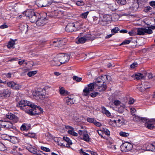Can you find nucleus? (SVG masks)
I'll use <instances>...</instances> for the list:
<instances>
[{"instance_id": "obj_1", "label": "nucleus", "mask_w": 155, "mask_h": 155, "mask_svg": "<svg viewBox=\"0 0 155 155\" xmlns=\"http://www.w3.org/2000/svg\"><path fill=\"white\" fill-rule=\"evenodd\" d=\"M23 14L28 18L31 22L34 23L35 22L37 25L38 26H43L46 23V19L44 17H41L37 20V18L39 16V14L35 13L31 9L27 10L24 12Z\"/></svg>"}, {"instance_id": "obj_2", "label": "nucleus", "mask_w": 155, "mask_h": 155, "mask_svg": "<svg viewBox=\"0 0 155 155\" xmlns=\"http://www.w3.org/2000/svg\"><path fill=\"white\" fill-rule=\"evenodd\" d=\"M70 57L67 54H59L54 57L53 60L51 61V63H55L53 65L60 66L61 64L67 62L69 60Z\"/></svg>"}, {"instance_id": "obj_3", "label": "nucleus", "mask_w": 155, "mask_h": 155, "mask_svg": "<svg viewBox=\"0 0 155 155\" xmlns=\"http://www.w3.org/2000/svg\"><path fill=\"white\" fill-rule=\"evenodd\" d=\"M17 106L18 107H20L21 109H23V107L26 106L30 107L31 108H33L35 107V105L33 103H31L29 101H25V100H22L19 102Z\"/></svg>"}, {"instance_id": "obj_4", "label": "nucleus", "mask_w": 155, "mask_h": 155, "mask_svg": "<svg viewBox=\"0 0 155 155\" xmlns=\"http://www.w3.org/2000/svg\"><path fill=\"white\" fill-rule=\"evenodd\" d=\"M46 94L45 90L41 88H38L34 93V96H35L37 99H42L44 98Z\"/></svg>"}, {"instance_id": "obj_5", "label": "nucleus", "mask_w": 155, "mask_h": 155, "mask_svg": "<svg viewBox=\"0 0 155 155\" xmlns=\"http://www.w3.org/2000/svg\"><path fill=\"white\" fill-rule=\"evenodd\" d=\"M135 31H136L137 34L139 35H143L146 34H150L153 33L152 30L149 28H139L135 29Z\"/></svg>"}, {"instance_id": "obj_6", "label": "nucleus", "mask_w": 155, "mask_h": 155, "mask_svg": "<svg viewBox=\"0 0 155 155\" xmlns=\"http://www.w3.org/2000/svg\"><path fill=\"white\" fill-rule=\"evenodd\" d=\"M96 83H91L88 85V87H85L83 91V95L85 96H87L90 93V91H93L94 89H96Z\"/></svg>"}, {"instance_id": "obj_7", "label": "nucleus", "mask_w": 155, "mask_h": 155, "mask_svg": "<svg viewBox=\"0 0 155 155\" xmlns=\"http://www.w3.org/2000/svg\"><path fill=\"white\" fill-rule=\"evenodd\" d=\"M142 121L146 124L147 127L150 129H152L154 127V124H155V120L153 119H147L143 118Z\"/></svg>"}, {"instance_id": "obj_8", "label": "nucleus", "mask_w": 155, "mask_h": 155, "mask_svg": "<svg viewBox=\"0 0 155 155\" xmlns=\"http://www.w3.org/2000/svg\"><path fill=\"white\" fill-rule=\"evenodd\" d=\"M43 109L40 107L36 106L35 105V108H31L29 110L27 111L28 113L31 115H33L35 114H38L43 112Z\"/></svg>"}, {"instance_id": "obj_9", "label": "nucleus", "mask_w": 155, "mask_h": 155, "mask_svg": "<svg viewBox=\"0 0 155 155\" xmlns=\"http://www.w3.org/2000/svg\"><path fill=\"white\" fill-rule=\"evenodd\" d=\"M133 147V145L131 143L128 142L123 143L120 146L122 150L124 152H126L131 150Z\"/></svg>"}, {"instance_id": "obj_10", "label": "nucleus", "mask_w": 155, "mask_h": 155, "mask_svg": "<svg viewBox=\"0 0 155 155\" xmlns=\"http://www.w3.org/2000/svg\"><path fill=\"white\" fill-rule=\"evenodd\" d=\"M77 23H70L68 24L66 26L65 30L68 32H72L75 30L77 27L76 25Z\"/></svg>"}, {"instance_id": "obj_11", "label": "nucleus", "mask_w": 155, "mask_h": 155, "mask_svg": "<svg viewBox=\"0 0 155 155\" xmlns=\"http://www.w3.org/2000/svg\"><path fill=\"white\" fill-rule=\"evenodd\" d=\"M101 81H97V82L96 84V90L99 91H105L107 86L105 84L101 83Z\"/></svg>"}, {"instance_id": "obj_12", "label": "nucleus", "mask_w": 155, "mask_h": 155, "mask_svg": "<svg viewBox=\"0 0 155 155\" xmlns=\"http://www.w3.org/2000/svg\"><path fill=\"white\" fill-rule=\"evenodd\" d=\"M53 2V0H39L38 4L40 6L45 7L51 5Z\"/></svg>"}, {"instance_id": "obj_13", "label": "nucleus", "mask_w": 155, "mask_h": 155, "mask_svg": "<svg viewBox=\"0 0 155 155\" xmlns=\"http://www.w3.org/2000/svg\"><path fill=\"white\" fill-rule=\"evenodd\" d=\"M2 127L5 128H13L15 129V127L13 126V124L10 122L2 121L1 123Z\"/></svg>"}, {"instance_id": "obj_14", "label": "nucleus", "mask_w": 155, "mask_h": 155, "mask_svg": "<svg viewBox=\"0 0 155 155\" xmlns=\"http://www.w3.org/2000/svg\"><path fill=\"white\" fill-rule=\"evenodd\" d=\"M114 16H117L116 18H114L115 20H117L119 18V15L117 14H114L112 15V16L110 15H105L103 16V20L104 21H109L111 20V19H114Z\"/></svg>"}, {"instance_id": "obj_15", "label": "nucleus", "mask_w": 155, "mask_h": 155, "mask_svg": "<svg viewBox=\"0 0 155 155\" xmlns=\"http://www.w3.org/2000/svg\"><path fill=\"white\" fill-rule=\"evenodd\" d=\"M113 121L118 127L124 125L125 123V120L123 118L121 117H120L117 120H114Z\"/></svg>"}, {"instance_id": "obj_16", "label": "nucleus", "mask_w": 155, "mask_h": 155, "mask_svg": "<svg viewBox=\"0 0 155 155\" xmlns=\"http://www.w3.org/2000/svg\"><path fill=\"white\" fill-rule=\"evenodd\" d=\"M66 103L68 105H70L74 103L75 101L73 96L69 95L65 99Z\"/></svg>"}, {"instance_id": "obj_17", "label": "nucleus", "mask_w": 155, "mask_h": 155, "mask_svg": "<svg viewBox=\"0 0 155 155\" xmlns=\"http://www.w3.org/2000/svg\"><path fill=\"white\" fill-rule=\"evenodd\" d=\"M18 27L19 28L22 32H26L28 30V25L25 23H21L19 25Z\"/></svg>"}, {"instance_id": "obj_18", "label": "nucleus", "mask_w": 155, "mask_h": 155, "mask_svg": "<svg viewBox=\"0 0 155 155\" xmlns=\"http://www.w3.org/2000/svg\"><path fill=\"white\" fill-rule=\"evenodd\" d=\"M6 117L9 119L13 120L15 123L18 120L17 117L11 113H8L7 114H6Z\"/></svg>"}, {"instance_id": "obj_19", "label": "nucleus", "mask_w": 155, "mask_h": 155, "mask_svg": "<svg viewBox=\"0 0 155 155\" xmlns=\"http://www.w3.org/2000/svg\"><path fill=\"white\" fill-rule=\"evenodd\" d=\"M90 38L91 35H86L84 37H81L79 38L77 43L78 44L84 43H85L87 40L89 39Z\"/></svg>"}, {"instance_id": "obj_20", "label": "nucleus", "mask_w": 155, "mask_h": 155, "mask_svg": "<svg viewBox=\"0 0 155 155\" xmlns=\"http://www.w3.org/2000/svg\"><path fill=\"white\" fill-rule=\"evenodd\" d=\"M63 139L65 141V142L63 143L62 145L63 144L64 146L66 147H70V145L72 144L71 141L68 137H64Z\"/></svg>"}, {"instance_id": "obj_21", "label": "nucleus", "mask_w": 155, "mask_h": 155, "mask_svg": "<svg viewBox=\"0 0 155 155\" xmlns=\"http://www.w3.org/2000/svg\"><path fill=\"white\" fill-rule=\"evenodd\" d=\"M26 148L29 152L34 154H36L37 152V150L35 148V147H32L31 145L27 147Z\"/></svg>"}, {"instance_id": "obj_22", "label": "nucleus", "mask_w": 155, "mask_h": 155, "mask_svg": "<svg viewBox=\"0 0 155 155\" xmlns=\"http://www.w3.org/2000/svg\"><path fill=\"white\" fill-rule=\"evenodd\" d=\"M69 116L75 121H80V120H79V118L78 117V115L77 113L73 112H71V113L69 114Z\"/></svg>"}, {"instance_id": "obj_23", "label": "nucleus", "mask_w": 155, "mask_h": 155, "mask_svg": "<svg viewBox=\"0 0 155 155\" xmlns=\"http://www.w3.org/2000/svg\"><path fill=\"white\" fill-rule=\"evenodd\" d=\"M0 97H5L9 96L10 93L9 91L7 89L5 90L3 93H0Z\"/></svg>"}, {"instance_id": "obj_24", "label": "nucleus", "mask_w": 155, "mask_h": 155, "mask_svg": "<svg viewBox=\"0 0 155 155\" xmlns=\"http://www.w3.org/2000/svg\"><path fill=\"white\" fill-rule=\"evenodd\" d=\"M60 93L62 95L66 96L69 94V93L67 91L64 90V88L61 87L59 90Z\"/></svg>"}, {"instance_id": "obj_25", "label": "nucleus", "mask_w": 155, "mask_h": 155, "mask_svg": "<svg viewBox=\"0 0 155 155\" xmlns=\"http://www.w3.org/2000/svg\"><path fill=\"white\" fill-rule=\"evenodd\" d=\"M15 43V41L14 40H11L10 41L7 45V47L9 48H14V46Z\"/></svg>"}, {"instance_id": "obj_26", "label": "nucleus", "mask_w": 155, "mask_h": 155, "mask_svg": "<svg viewBox=\"0 0 155 155\" xmlns=\"http://www.w3.org/2000/svg\"><path fill=\"white\" fill-rule=\"evenodd\" d=\"M102 112L103 113L105 114L107 116L109 117L110 115V113L109 111L107 110L104 107H102Z\"/></svg>"}, {"instance_id": "obj_27", "label": "nucleus", "mask_w": 155, "mask_h": 155, "mask_svg": "<svg viewBox=\"0 0 155 155\" xmlns=\"http://www.w3.org/2000/svg\"><path fill=\"white\" fill-rule=\"evenodd\" d=\"M62 42L61 41H53V45L55 47H59L61 46L63 44L61 43Z\"/></svg>"}, {"instance_id": "obj_28", "label": "nucleus", "mask_w": 155, "mask_h": 155, "mask_svg": "<svg viewBox=\"0 0 155 155\" xmlns=\"http://www.w3.org/2000/svg\"><path fill=\"white\" fill-rule=\"evenodd\" d=\"M143 77V74L141 73L137 74L135 76V78L137 80L142 79Z\"/></svg>"}, {"instance_id": "obj_29", "label": "nucleus", "mask_w": 155, "mask_h": 155, "mask_svg": "<svg viewBox=\"0 0 155 155\" xmlns=\"http://www.w3.org/2000/svg\"><path fill=\"white\" fill-rule=\"evenodd\" d=\"M8 86L12 88L13 89L14 86L15 84V83L13 81H9L7 83Z\"/></svg>"}, {"instance_id": "obj_30", "label": "nucleus", "mask_w": 155, "mask_h": 155, "mask_svg": "<svg viewBox=\"0 0 155 155\" xmlns=\"http://www.w3.org/2000/svg\"><path fill=\"white\" fill-rule=\"evenodd\" d=\"M83 137V139L84 140L87 142H88L89 141V137L87 132L86 133Z\"/></svg>"}, {"instance_id": "obj_31", "label": "nucleus", "mask_w": 155, "mask_h": 155, "mask_svg": "<svg viewBox=\"0 0 155 155\" xmlns=\"http://www.w3.org/2000/svg\"><path fill=\"white\" fill-rule=\"evenodd\" d=\"M68 132L69 134L74 136H77L78 135L77 133L74 131L73 128V130H69L68 131Z\"/></svg>"}, {"instance_id": "obj_32", "label": "nucleus", "mask_w": 155, "mask_h": 155, "mask_svg": "<svg viewBox=\"0 0 155 155\" xmlns=\"http://www.w3.org/2000/svg\"><path fill=\"white\" fill-rule=\"evenodd\" d=\"M74 81H75L78 82H80L82 80V78H79L76 76H74L72 78Z\"/></svg>"}, {"instance_id": "obj_33", "label": "nucleus", "mask_w": 155, "mask_h": 155, "mask_svg": "<svg viewBox=\"0 0 155 155\" xmlns=\"http://www.w3.org/2000/svg\"><path fill=\"white\" fill-rule=\"evenodd\" d=\"M117 3L119 5H124L126 3V0H116Z\"/></svg>"}, {"instance_id": "obj_34", "label": "nucleus", "mask_w": 155, "mask_h": 155, "mask_svg": "<svg viewBox=\"0 0 155 155\" xmlns=\"http://www.w3.org/2000/svg\"><path fill=\"white\" fill-rule=\"evenodd\" d=\"M36 71H31L28 72L27 74V75L29 77H31L32 76L34 75L35 74H36Z\"/></svg>"}, {"instance_id": "obj_35", "label": "nucleus", "mask_w": 155, "mask_h": 155, "mask_svg": "<svg viewBox=\"0 0 155 155\" xmlns=\"http://www.w3.org/2000/svg\"><path fill=\"white\" fill-rule=\"evenodd\" d=\"M150 150L152 151H155V142L150 144Z\"/></svg>"}, {"instance_id": "obj_36", "label": "nucleus", "mask_w": 155, "mask_h": 155, "mask_svg": "<svg viewBox=\"0 0 155 155\" xmlns=\"http://www.w3.org/2000/svg\"><path fill=\"white\" fill-rule=\"evenodd\" d=\"M119 134L120 136L125 137H127L129 135V134L128 133L122 131L120 132Z\"/></svg>"}, {"instance_id": "obj_37", "label": "nucleus", "mask_w": 155, "mask_h": 155, "mask_svg": "<svg viewBox=\"0 0 155 155\" xmlns=\"http://www.w3.org/2000/svg\"><path fill=\"white\" fill-rule=\"evenodd\" d=\"M21 85L17 84L16 83H15V84L14 86L13 89L15 90H18L20 89L21 88Z\"/></svg>"}, {"instance_id": "obj_38", "label": "nucleus", "mask_w": 155, "mask_h": 155, "mask_svg": "<svg viewBox=\"0 0 155 155\" xmlns=\"http://www.w3.org/2000/svg\"><path fill=\"white\" fill-rule=\"evenodd\" d=\"M119 30L120 29L118 27H116L111 30V32L112 33H113L114 34L117 33Z\"/></svg>"}, {"instance_id": "obj_39", "label": "nucleus", "mask_w": 155, "mask_h": 155, "mask_svg": "<svg viewBox=\"0 0 155 155\" xmlns=\"http://www.w3.org/2000/svg\"><path fill=\"white\" fill-rule=\"evenodd\" d=\"M136 110L135 108L134 107L130 108V112L132 115L133 116H135L136 115Z\"/></svg>"}, {"instance_id": "obj_40", "label": "nucleus", "mask_w": 155, "mask_h": 155, "mask_svg": "<svg viewBox=\"0 0 155 155\" xmlns=\"http://www.w3.org/2000/svg\"><path fill=\"white\" fill-rule=\"evenodd\" d=\"M25 135L30 137L34 138L35 136V134L34 133H29L26 134Z\"/></svg>"}, {"instance_id": "obj_41", "label": "nucleus", "mask_w": 155, "mask_h": 155, "mask_svg": "<svg viewBox=\"0 0 155 155\" xmlns=\"http://www.w3.org/2000/svg\"><path fill=\"white\" fill-rule=\"evenodd\" d=\"M135 31V29L129 32L128 33L130 36H133L137 35V32Z\"/></svg>"}, {"instance_id": "obj_42", "label": "nucleus", "mask_w": 155, "mask_h": 155, "mask_svg": "<svg viewBox=\"0 0 155 155\" xmlns=\"http://www.w3.org/2000/svg\"><path fill=\"white\" fill-rule=\"evenodd\" d=\"M79 134L81 136H83L84 135L87 133V131L85 130H79L78 131Z\"/></svg>"}, {"instance_id": "obj_43", "label": "nucleus", "mask_w": 155, "mask_h": 155, "mask_svg": "<svg viewBox=\"0 0 155 155\" xmlns=\"http://www.w3.org/2000/svg\"><path fill=\"white\" fill-rule=\"evenodd\" d=\"M89 12H87L83 13H82L81 15V16L82 18H85L87 17V15Z\"/></svg>"}, {"instance_id": "obj_44", "label": "nucleus", "mask_w": 155, "mask_h": 155, "mask_svg": "<svg viewBox=\"0 0 155 155\" xmlns=\"http://www.w3.org/2000/svg\"><path fill=\"white\" fill-rule=\"evenodd\" d=\"M5 150V145L2 143H0V151H3Z\"/></svg>"}, {"instance_id": "obj_45", "label": "nucleus", "mask_w": 155, "mask_h": 155, "mask_svg": "<svg viewBox=\"0 0 155 155\" xmlns=\"http://www.w3.org/2000/svg\"><path fill=\"white\" fill-rule=\"evenodd\" d=\"M84 2L82 1H79L76 2V5L79 6H82L84 5Z\"/></svg>"}, {"instance_id": "obj_46", "label": "nucleus", "mask_w": 155, "mask_h": 155, "mask_svg": "<svg viewBox=\"0 0 155 155\" xmlns=\"http://www.w3.org/2000/svg\"><path fill=\"white\" fill-rule=\"evenodd\" d=\"M95 120L94 118L88 117L87 118V121L90 123H92L94 124Z\"/></svg>"}, {"instance_id": "obj_47", "label": "nucleus", "mask_w": 155, "mask_h": 155, "mask_svg": "<svg viewBox=\"0 0 155 155\" xmlns=\"http://www.w3.org/2000/svg\"><path fill=\"white\" fill-rule=\"evenodd\" d=\"M41 148L42 150L47 152H49L50 151V150L48 148L46 147H41Z\"/></svg>"}, {"instance_id": "obj_48", "label": "nucleus", "mask_w": 155, "mask_h": 155, "mask_svg": "<svg viewBox=\"0 0 155 155\" xmlns=\"http://www.w3.org/2000/svg\"><path fill=\"white\" fill-rule=\"evenodd\" d=\"M99 94V93L98 92H93L91 94V96L92 97H94L98 95Z\"/></svg>"}, {"instance_id": "obj_49", "label": "nucleus", "mask_w": 155, "mask_h": 155, "mask_svg": "<svg viewBox=\"0 0 155 155\" xmlns=\"http://www.w3.org/2000/svg\"><path fill=\"white\" fill-rule=\"evenodd\" d=\"M152 9V8L150 6H147L145 8L144 10L146 12H148L149 11H150Z\"/></svg>"}, {"instance_id": "obj_50", "label": "nucleus", "mask_w": 155, "mask_h": 155, "mask_svg": "<svg viewBox=\"0 0 155 155\" xmlns=\"http://www.w3.org/2000/svg\"><path fill=\"white\" fill-rule=\"evenodd\" d=\"M104 133L106 134L107 136H108L110 135V132L107 129H105L104 130Z\"/></svg>"}, {"instance_id": "obj_51", "label": "nucleus", "mask_w": 155, "mask_h": 155, "mask_svg": "<svg viewBox=\"0 0 155 155\" xmlns=\"http://www.w3.org/2000/svg\"><path fill=\"white\" fill-rule=\"evenodd\" d=\"M139 90L142 92H143L145 91V89L144 85H143V84L142 85V86L139 87Z\"/></svg>"}, {"instance_id": "obj_52", "label": "nucleus", "mask_w": 155, "mask_h": 155, "mask_svg": "<svg viewBox=\"0 0 155 155\" xmlns=\"http://www.w3.org/2000/svg\"><path fill=\"white\" fill-rule=\"evenodd\" d=\"M20 128L22 130H28V129L26 127L25 124H23L21 127Z\"/></svg>"}, {"instance_id": "obj_53", "label": "nucleus", "mask_w": 155, "mask_h": 155, "mask_svg": "<svg viewBox=\"0 0 155 155\" xmlns=\"http://www.w3.org/2000/svg\"><path fill=\"white\" fill-rule=\"evenodd\" d=\"M94 124L98 127H100L101 126V123L99 122H97L96 120H95V121H94Z\"/></svg>"}, {"instance_id": "obj_54", "label": "nucleus", "mask_w": 155, "mask_h": 155, "mask_svg": "<svg viewBox=\"0 0 155 155\" xmlns=\"http://www.w3.org/2000/svg\"><path fill=\"white\" fill-rule=\"evenodd\" d=\"M137 66V63H134L130 65V68H134Z\"/></svg>"}, {"instance_id": "obj_55", "label": "nucleus", "mask_w": 155, "mask_h": 155, "mask_svg": "<svg viewBox=\"0 0 155 155\" xmlns=\"http://www.w3.org/2000/svg\"><path fill=\"white\" fill-rule=\"evenodd\" d=\"M108 147L110 149L113 150H116V148L115 147V146L114 145H110Z\"/></svg>"}, {"instance_id": "obj_56", "label": "nucleus", "mask_w": 155, "mask_h": 155, "mask_svg": "<svg viewBox=\"0 0 155 155\" xmlns=\"http://www.w3.org/2000/svg\"><path fill=\"white\" fill-rule=\"evenodd\" d=\"M130 42V41L129 40H127L124 41L122 43V44L126 45L129 44Z\"/></svg>"}, {"instance_id": "obj_57", "label": "nucleus", "mask_w": 155, "mask_h": 155, "mask_svg": "<svg viewBox=\"0 0 155 155\" xmlns=\"http://www.w3.org/2000/svg\"><path fill=\"white\" fill-rule=\"evenodd\" d=\"M104 76H107V75H103V76H102L101 77V83H102V82H104V81H106V78H104Z\"/></svg>"}, {"instance_id": "obj_58", "label": "nucleus", "mask_w": 155, "mask_h": 155, "mask_svg": "<svg viewBox=\"0 0 155 155\" xmlns=\"http://www.w3.org/2000/svg\"><path fill=\"white\" fill-rule=\"evenodd\" d=\"M114 104L116 106L119 105L120 103V102L118 100H115L114 102Z\"/></svg>"}, {"instance_id": "obj_59", "label": "nucleus", "mask_w": 155, "mask_h": 155, "mask_svg": "<svg viewBox=\"0 0 155 155\" xmlns=\"http://www.w3.org/2000/svg\"><path fill=\"white\" fill-rule=\"evenodd\" d=\"M8 25H6L5 23L4 24L1 25L0 26V28L1 29L5 28H8Z\"/></svg>"}, {"instance_id": "obj_60", "label": "nucleus", "mask_w": 155, "mask_h": 155, "mask_svg": "<svg viewBox=\"0 0 155 155\" xmlns=\"http://www.w3.org/2000/svg\"><path fill=\"white\" fill-rule=\"evenodd\" d=\"M140 119V117L138 116H135L133 118V120L135 121H138Z\"/></svg>"}, {"instance_id": "obj_61", "label": "nucleus", "mask_w": 155, "mask_h": 155, "mask_svg": "<svg viewBox=\"0 0 155 155\" xmlns=\"http://www.w3.org/2000/svg\"><path fill=\"white\" fill-rule=\"evenodd\" d=\"M150 5L151 6L155 7V1H152L150 2Z\"/></svg>"}, {"instance_id": "obj_62", "label": "nucleus", "mask_w": 155, "mask_h": 155, "mask_svg": "<svg viewBox=\"0 0 155 155\" xmlns=\"http://www.w3.org/2000/svg\"><path fill=\"white\" fill-rule=\"evenodd\" d=\"M104 78H106V80L109 81L110 80L111 77L109 75H107V76H104Z\"/></svg>"}, {"instance_id": "obj_63", "label": "nucleus", "mask_w": 155, "mask_h": 155, "mask_svg": "<svg viewBox=\"0 0 155 155\" xmlns=\"http://www.w3.org/2000/svg\"><path fill=\"white\" fill-rule=\"evenodd\" d=\"M80 153H81L82 155H89L88 153L83 151L82 149H81Z\"/></svg>"}, {"instance_id": "obj_64", "label": "nucleus", "mask_w": 155, "mask_h": 155, "mask_svg": "<svg viewBox=\"0 0 155 155\" xmlns=\"http://www.w3.org/2000/svg\"><path fill=\"white\" fill-rule=\"evenodd\" d=\"M134 102V100L133 99L130 98L129 101V104H133Z\"/></svg>"}]
</instances>
